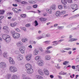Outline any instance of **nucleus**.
<instances>
[{
	"label": "nucleus",
	"mask_w": 79,
	"mask_h": 79,
	"mask_svg": "<svg viewBox=\"0 0 79 79\" xmlns=\"http://www.w3.org/2000/svg\"><path fill=\"white\" fill-rule=\"evenodd\" d=\"M25 67L27 69L26 72L29 74H32L34 72V70L32 68V65L28 63L25 65Z\"/></svg>",
	"instance_id": "1"
},
{
	"label": "nucleus",
	"mask_w": 79,
	"mask_h": 79,
	"mask_svg": "<svg viewBox=\"0 0 79 79\" xmlns=\"http://www.w3.org/2000/svg\"><path fill=\"white\" fill-rule=\"evenodd\" d=\"M12 37L14 39H17L20 37V34L17 33H15L12 34Z\"/></svg>",
	"instance_id": "2"
},
{
	"label": "nucleus",
	"mask_w": 79,
	"mask_h": 79,
	"mask_svg": "<svg viewBox=\"0 0 79 79\" xmlns=\"http://www.w3.org/2000/svg\"><path fill=\"white\" fill-rule=\"evenodd\" d=\"M36 64L39 66H44V61L42 60H40L37 61Z\"/></svg>",
	"instance_id": "3"
},
{
	"label": "nucleus",
	"mask_w": 79,
	"mask_h": 79,
	"mask_svg": "<svg viewBox=\"0 0 79 79\" xmlns=\"http://www.w3.org/2000/svg\"><path fill=\"white\" fill-rule=\"evenodd\" d=\"M6 67V64L5 62H1L0 63V67L2 69H4Z\"/></svg>",
	"instance_id": "4"
},
{
	"label": "nucleus",
	"mask_w": 79,
	"mask_h": 79,
	"mask_svg": "<svg viewBox=\"0 0 79 79\" xmlns=\"http://www.w3.org/2000/svg\"><path fill=\"white\" fill-rule=\"evenodd\" d=\"M25 47L24 46H21L19 48V51L21 53L23 54L24 53V51L25 50Z\"/></svg>",
	"instance_id": "5"
},
{
	"label": "nucleus",
	"mask_w": 79,
	"mask_h": 79,
	"mask_svg": "<svg viewBox=\"0 0 79 79\" xmlns=\"http://www.w3.org/2000/svg\"><path fill=\"white\" fill-rule=\"evenodd\" d=\"M71 6L73 10H78V9H77L78 6H77V5L76 4L71 5Z\"/></svg>",
	"instance_id": "6"
},
{
	"label": "nucleus",
	"mask_w": 79,
	"mask_h": 79,
	"mask_svg": "<svg viewBox=\"0 0 79 79\" xmlns=\"http://www.w3.org/2000/svg\"><path fill=\"white\" fill-rule=\"evenodd\" d=\"M25 58L27 61H30L32 58V54H29L26 56Z\"/></svg>",
	"instance_id": "7"
},
{
	"label": "nucleus",
	"mask_w": 79,
	"mask_h": 79,
	"mask_svg": "<svg viewBox=\"0 0 79 79\" xmlns=\"http://www.w3.org/2000/svg\"><path fill=\"white\" fill-rule=\"evenodd\" d=\"M17 25H18V23L16 22L14 23H10L9 24V26L12 27H15V26H17Z\"/></svg>",
	"instance_id": "8"
},
{
	"label": "nucleus",
	"mask_w": 79,
	"mask_h": 79,
	"mask_svg": "<svg viewBox=\"0 0 79 79\" xmlns=\"http://www.w3.org/2000/svg\"><path fill=\"white\" fill-rule=\"evenodd\" d=\"M43 70L45 75H46V76H48V74H49V72H48V70L45 69H44Z\"/></svg>",
	"instance_id": "9"
},
{
	"label": "nucleus",
	"mask_w": 79,
	"mask_h": 79,
	"mask_svg": "<svg viewBox=\"0 0 79 79\" xmlns=\"http://www.w3.org/2000/svg\"><path fill=\"white\" fill-rule=\"evenodd\" d=\"M35 79H44V77L40 75H36L35 77Z\"/></svg>",
	"instance_id": "10"
},
{
	"label": "nucleus",
	"mask_w": 79,
	"mask_h": 79,
	"mask_svg": "<svg viewBox=\"0 0 79 79\" xmlns=\"http://www.w3.org/2000/svg\"><path fill=\"white\" fill-rule=\"evenodd\" d=\"M56 6L55 4H53L50 7V9L51 10H55Z\"/></svg>",
	"instance_id": "11"
},
{
	"label": "nucleus",
	"mask_w": 79,
	"mask_h": 79,
	"mask_svg": "<svg viewBox=\"0 0 79 79\" xmlns=\"http://www.w3.org/2000/svg\"><path fill=\"white\" fill-rule=\"evenodd\" d=\"M38 72L39 74H40V75L41 76H44V72H43V71H42V69H39L38 70Z\"/></svg>",
	"instance_id": "12"
},
{
	"label": "nucleus",
	"mask_w": 79,
	"mask_h": 79,
	"mask_svg": "<svg viewBox=\"0 0 79 79\" xmlns=\"http://www.w3.org/2000/svg\"><path fill=\"white\" fill-rule=\"evenodd\" d=\"M9 62L10 64H15V61L13 60L11 58H10L9 59Z\"/></svg>",
	"instance_id": "13"
},
{
	"label": "nucleus",
	"mask_w": 79,
	"mask_h": 79,
	"mask_svg": "<svg viewBox=\"0 0 79 79\" xmlns=\"http://www.w3.org/2000/svg\"><path fill=\"white\" fill-rule=\"evenodd\" d=\"M17 60L19 61H21V60H22L23 59V56L21 55H19L17 57Z\"/></svg>",
	"instance_id": "14"
},
{
	"label": "nucleus",
	"mask_w": 79,
	"mask_h": 79,
	"mask_svg": "<svg viewBox=\"0 0 79 79\" xmlns=\"http://www.w3.org/2000/svg\"><path fill=\"white\" fill-rule=\"evenodd\" d=\"M5 42L6 43H9L11 41V38L10 36H8L7 37L5 40Z\"/></svg>",
	"instance_id": "15"
},
{
	"label": "nucleus",
	"mask_w": 79,
	"mask_h": 79,
	"mask_svg": "<svg viewBox=\"0 0 79 79\" xmlns=\"http://www.w3.org/2000/svg\"><path fill=\"white\" fill-rule=\"evenodd\" d=\"M50 59H51V57L49 55H47L45 56V59L46 60H50Z\"/></svg>",
	"instance_id": "16"
},
{
	"label": "nucleus",
	"mask_w": 79,
	"mask_h": 79,
	"mask_svg": "<svg viewBox=\"0 0 79 79\" xmlns=\"http://www.w3.org/2000/svg\"><path fill=\"white\" fill-rule=\"evenodd\" d=\"M11 78V79H18L19 78V77L16 75H13Z\"/></svg>",
	"instance_id": "17"
},
{
	"label": "nucleus",
	"mask_w": 79,
	"mask_h": 79,
	"mask_svg": "<svg viewBox=\"0 0 79 79\" xmlns=\"http://www.w3.org/2000/svg\"><path fill=\"white\" fill-rule=\"evenodd\" d=\"M61 12L60 11H58L56 12V15L57 17H60L61 16Z\"/></svg>",
	"instance_id": "18"
},
{
	"label": "nucleus",
	"mask_w": 79,
	"mask_h": 79,
	"mask_svg": "<svg viewBox=\"0 0 79 79\" xmlns=\"http://www.w3.org/2000/svg\"><path fill=\"white\" fill-rule=\"evenodd\" d=\"M6 78H7V79H11V74L8 73L5 76Z\"/></svg>",
	"instance_id": "19"
},
{
	"label": "nucleus",
	"mask_w": 79,
	"mask_h": 79,
	"mask_svg": "<svg viewBox=\"0 0 79 79\" xmlns=\"http://www.w3.org/2000/svg\"><path fill=\"white\" fill-rule=\"evenodd\" d=\"M16 45L18 47H20L23 45V43L21 41H19L16 44Z\"/></svg>",
	"instance_id": "20"
},
{
	"label": "nucleus",
	"mask_w": 79,
	"mask_h": 79,
	"mask_svg": "<svg viewBox=\"0 0 79 79\" xmlns=\"http://www.w3.org/2000/svg\"><path fill=\"white\" fill-rule=\"evenodd\" d=\"M3 29H4L5 30H6V34H8V33L9 31H8V27L7 26H4L3 27Z\"/></svg>",
	"instance_id": "21"
},
{
	"label": "nucleus",
	"mask_w": 79,
	"mask_h": 79,
	"mask_svg": "<svg viewBox=\"0 0 79 79\" xmlns=\"http://www.w3.org/2000/svg\"><path fill=\"white\" fill-rule=\"evenodd\" d=\"M77 40V38H72L69 40L68 42H74V41H76Z\"/></svg>",
	"instance_id": "22"
},
{
	"label": "nucleus",
	"mask_w": 79,
	"mask_h": 79,
	"mask_svg": "<svg viewBox=\"0 0 79 79\" xmlns=\"http://www.w3.org/2000/svg\"><path fill=\"white\" fill-rule=\"evenodd\" d=\"M17 71L18 69H17V68L15 66H13L12 73H15V72H17Z\"/></svg>",
	"instance_id": "23"
},
{
	"label": "nucleus",
	"mask_w": 79,
	"mask_h": 79,
	"mask_svg": "<svg viewBox=\"0 0 79 79\" xmlns=\"http://www.w3.org/2000/svg\"><path fill=\"white\" fill-rule=\"evenodd\" d=\"M78 16H79V14L74 15L70 17L69 18V19H73V18H77V17H78Z\"/></svg>",
	"instance_id": "24"
},
{
	"label": "nucleus",
	"mask_w": 79,
	"mask_h": 79,
	"mask_svg": "<svg viewBox=\"0 0 79 79\" xmlns=\"http://www.w3.org/2000/svg\"><path fill=\"white\" fill-rule=\"evenodd\" d=\"M9 36V35L6 34L3 35H2V38L3 39H4V40H5Z\"/></svg>",
	"instance_id": "25"
},
{
	"label": "nucleus",
	"mask_w": 79,
	"mask_h": 79,
	"mask_svg": "<svg viewBox=\"0 0 79 79\" xmlns=\"http://www.w3.org/2000/svg\"><path fill=\"white\" fill-rule=\"evenodd\" d=\"M39 53V51L37 50V49H35L33 52V55H36L38 54Z\"/></svg>",
	"instance_id": "26"
},
{
	"label": "nucleus",
	"mask_w": 79,
	"mask_h": 79,
	"mask_svg": "<svg viewBox=\"0 0 79 79\" xmlns=\"http://www.w3.org/2000/svg\"><path fill=\"white\" fill-rule=\"evenodd\" d=\"M41 59V57L39 56H37L35 57V60H36V61H38V60H40Z\"/></svg>",
	"instance_id": "27"
},
{
	"label": "nucleus",
	"mask_w": 79,
	"mask_h": 79,
	"mask_svg": "<svg viewBox=\"0 0 79 79\" xmlns=\"http://www.w3.org/2000/svg\"><path fill=\"white\" fill-rule=\"evenodd\" d=\"M61 2L62 4H63V5H64L67 4V2H66V0H61Z\"/></svg>",
	"instance_id": "28"
},
{
	"label": "nucleus",
	"mask_w": 79,
	"mask_h": 79,
	"mask_svg": "<svg viewBox=\"0 0 79 79\" xmlns=\"http://www.w3.org/2000/svg\"><path fill=\"white\" fill-rule=\"evenodd\" d=\"M13 66L11 65L9 66V69L10 72H11V73L13 72Z\"/></svg>",
	"instance_id": "29"
},
{
	"label": "nucleus",
	"mask_w": 79,
	"mask_h": 79,
	"mask_svg": "<svg viewBox=\"0 0 79 79\" xmlns=\"http://www.w3.org/2000/svg\"><path fill=\"white\" fill-rule=\"evenodd\" d=\"M60 14L61 15H65V14H66V11L65 10H60Z\"/></svg>",
	"instance_id": "30"
},
{
	"label": "nucleus",
	"mask_w": 79,
	"mask_h": 79,
	"mask_svg": "<svg viewBox=\"0 0 79 79\" xmlns=\"http://www.w3.org/2000/svg\"><path fill=\"white\" fill-rule=\"evenodd\" d=\"M22 40L23 43H25L27 41V39L25 38H23L22 39Z\"/></svg>",
	"instance_id": "31"
},
{
	"label": "nucleus",
	"mask_w": 79,
	"mask_h": 79,
	"mask_svg": "<svg viewBox=\"0 0 79 79\" xmlns=\"http://www.w3.org/2000/svg\"><path fill=\"white\" fill-rule=\"evenodd\" d=\"M69 63V62L68 61H64L63 63V64L64 65H66L67 64Z\"/></svg>",
	"instance_id": "32"
},
{
	"label": "nucleus",
	"mask_w": 79,
	"mask_h": 79,
	"mask_svg": "<svg viewBox=\"0 0 79 79\" xmlns=\"http://www.w3.org/2000/svg\"><path fill=\"white\" fill-rule=\"evenodd\" d=\"M40 19V21H45L47 20V19H46L45 18H41Z\"/></svg>",
	"instance_id": "33"
},
{
	"label": "nucleus",
	"mask_w": 79,
	"mask_h": 79,
	"mask_svg": "<svg viewBox=\"0 0 79 79\" xmlns=\"http://www.w3.org/2000/svg\"><path fill=\"white\" fill-rule=\"evenodd\" d=\"M45 53H46L47 54H48L49 53H52V52L48 50H47L45 51Z\"/></svg>",
	"instance_id": "34"
},
{
	"label": "nucleus",
	"mask_w": 79,
	"mask_h": 79,
	"mask_svg": "<svg viewBox=\"0 0 79 79\" xmlns=\"http://www.w3.org/2000/svg\"><path fill=\"white\" fill-rule=\"evenodd\" d=\"M20 29L22 30H23L24 31H26V28L25 27H20Z\"/></svg>",
	"instance_id": "35"
},
{
	"label": "nucleus",
	"mask_w": 79,
	"mask_h": 79,
	"mask_svg": "<svg viewBox=\"0 0 79 79\" xmlns=\"http://www.w3.org/2000/svg\"><path fill=\"white\" fill-rule=\"evenodd\" d=\"M50 42H51V41L48 40L45 42H44V43H45L46 44H50Z\"/></svg>",
	"instance_id": "36"
},
{
	"label": "nucleus",
	"mask_w": 79,
	"mask_h": 79,
	"mask_svg": "<svg viewBox=\"0 0 79 79\" xmlns=\"http://www.w3.org/2000/svg\"><path fill=\"white\" fill-rule=\"evenodd\" d=\"M21 4H23L24 5H27V2L25 1H23L21 2Z\"/></svg>",
	"instance_id": "37"
},
{
	"label": "nucleus",
	"mask_w": 79,
	"mask_h": 79,
	"mask_svg": "<svg viewBox=\"0 0 79 79\" xmlns=\"http://www.w3.org/2000/svg\"><path fill=\"white\" fill-rule=\"evenodd\" d=\"M5 13V10H0V14L1 15H3Z\"/></svg>",
	"instance_id": "38"
},
{
	"label": "nucleus",
	"mask_w": 79,
	"mask_h": 79,
	"mask_svg": "<svg viewBox=\"0 0 79 79\" xmlns=\"http://www.w3.org/2000/svg\"><path fill=\"white\" fill-rule=\"evenodd\" d=\"M3 55L4 57H6V56H7V52H4Z\"/></svg>",
	"instance_id": "39"
},
{
	"label": "nucleus",
	"mask_w": 79,
	"mask_h": 79,
	"mask_svg": "<svg viewBox=\"0 0 79 79\" xmlns=\"http://www.w3.org/2000/svg\"><path fill=\"white\" fill-rule=\"evenodd\" d=\"M41 37H42V39L43 38H45L47 37L46 36V34H45V33L43 34L41 36Z\"/></svg>",
	"instance_id": "40"
},
{
	"label": "nucleus",
	"mask_w": 79,
	"mask_h": 79,
	"mask_svg": "<svg viewBox=\"0 0 79 79\" xmlns=\"http://www.w3.org/2000/svg\"><path fill=\"white\" fill-rule=\"evenodd\" d=\"M36 39L37 40H40V39H41L42 38V37L41 36H38L36 37Z\"/></svg>",
	"instance_id": "41"
},
{
	"label": "nucleus",
	"mask_w": 79,
	"mask_h": 79,
	"mask_svg": "<svg viewBox=\"0 0 79 79\" xmlns=\"http://www.w3.org/2000/svg\"><path fill=\"white\" fill-rule=\"evenodd\" d=\"M34 23L35 24V26H38L39 23H38V22H37V21L36 20H35V22H34Z\"/></svg>",
	"instance_id": "42"
},
{
	"label": "nucleus",
	"mask_w": 79,
	"mask_h": 79,
	"mask_svg": "<svg viewBox=\"0 0 79 79\" xmlns=\"http://www.w3.org/2000/svg\"><path fill=\"white\" fill-rule=\"evenodd\" d=\"M64 28V26H61V27H60V26H58L57 27V29H63Z\"/></svg>",
	"instance_id": "43"
},
{
	"label": "nucleus",
	"mask_w": 79,
	"mask_h": 79,
	"mask_svg": "<svg viewBox=\"0 0 79 79\" xmlns=\"http://www.w3.org/2000/svg\"><path fill=\"white\" fill-rule=\"evenodd\" d=\"M13 11L15 13H19V11H21V10H14Z\"/></svg>",
	"instance_id": "44"
},
{
	"label": "nucleus",
	"mask_w": 79,
	"mask_h": 79,
	"mask_svg": "<svg viewBox=\"0 0 79 79\" xmlns=\"http://www.w3.org/2000/svg\"><path fill=\"white\" fill-rule=\"evenodd\" d=\"M67 1L69 3H73V1H72V0H67Z\"/></svg>",
	"instance_id": "45"
},
{
	"label": "nucleus",
	"mask_w": 79,
	"mask_h": 79,
	"mask_svg": "<svg viewBox=\"0 0 79 79\" xmlns=\"http://www.w3.org/2000/svg\"><path fill=\"white\" fill-rule=\"evenodd\" d=\"M15 30L16 31V32H21L20 30H19V28H15Z\"/></svg>",
	"instance_id": "46"
},
{
	"label": "nucleus",
	"mask_w": 79,
	"mask_h": 79,
	"mask_svg": "<svg viewBox=\"0 0 79 79\" xmlns=\"http://www.w3.org/2000/svg\"><path fill=\"white\" fill-rule=\"evenodd\" d=\"M58 8L60 10H61L63 9V6H58Z\"/></svg>",
	"instance_id": "47"
},
{
	"label": "nucleus",
	"mask_w": 79,
	"mask_h": 79,
	"mask_svg": "<svg viewBox=\"0 0 79 79\" xmlns=\"http://www.w3.org/2000/svg\"><path fill=\"white\" fill-rule=\"evenodd\" d=\"M47 11L48 13H49V14L52 13V11H51V10H47Z\"/></svg>",
	"instance_id": "48"
},
{
	"label": "nucleus",
	"mask_w": 79,
	"mask_h": 79,
	"mask_svg": "<svg viewBox=\"0 0 79 79\" xmlns=\"http://www.w3.org/2000/svg\"><path fill=\"white\" fill-rule=\"evenodd\" d=\"M53 48V46H49L46 49L47 50H49V49H50V48Z\"/></svg>",
	"instance_id": "49"
},
{
	"label": "nucleus",
	"mask_w": 79,
	"mask_h": 79,
	"mask_svg": "<svg viewBox=\"0 0 79 79\" xmlns=\"http://www.w3.org/2000/svg\"><path fill=\"white\" fill-rule=\"evenodd\" d=\"M26 14H23V15H20V16L22 18H25V17H26Z\"/></svg>",
	"instance_id": "50"
},
{
	"label": "nucleus",
	"mask_w": 79,
	"mask_h": 79,
	"mask_svg": "<svg viewBox=\"0 0 79 79\" xmlns=\"http://www.w3.org/2000/svg\"><path fill=\"white\" fill-rule=\"evenodd\" d=\"M46 37H50L51 35L50 34L48 33L47 34H46Z\"/></svg>",
	"instance_id": "51"
},
{
	"label": "nucleus",
	"mask_w": 79,
	"mask_h": 79,
	"mask_svg": "<svg viewBox=\"0 0 79 79\" xmlns=\"http://www.w3.org/2000/svg\"><path fill=\"white\" fill-rule=\"evenodd\" d=\"M57 77H58V78L59 79H63V77L61 76H59V75H57Z\"/></svg>",
	"instance_id": "52"
},
{
	"label": "nucleus",
	"mask_w": 79,
	"mask_h": 79,
	"mask_svg": "<svg viewBox=\"0 0 79 79\" xmlns=\"http://www.w3.org/2000/svg\"><path fill=\"white\" fill-rule=\"evenodd\" d=\"M34 1H29V3H30L31 4H33L34 3Z\"/></svg>",
	"instance_id": "53"
},
{
	"label": "nucleus",
	"mask_w": 79,
	"mask_h": 79,
	"mask_svg": "<svg viewBox=\"0 0 79 79\" xmlns=\"http://www.w3.org/2000/svg\"><path fill=\"white\" fill-rule=\"evenodd\" d=\"M33 8H36L37 7V5L35 4L33 5Z\"/></svg>",
	"instance_id": "54"
},
{
	"label": "nucleus",
	"mask_w": 79,
	"mask_h": 79,
	"mask_svg": "<svg viewBox=\"0 0 79 79\" xmlns=\"http://www.w3.org/2000/svg\"><path fill=\"white\" fill-rule=\"evenodd\" d=\"M64 50H71V48H65L64 49Z\"/></svg>",
	"instance_id": "55"
},
{
	"label": "nucleus",
	"mask_w": 79,
	"mask_h": 79,
	"mask_svg": "<svg viewBox=\"0 0 79 79\" xmlns=\"http://www.w3.org/2000/svg\"><path fill=\"white\" fill-rule=\"evenodd\" d=\"M71 30L72 31H73L74 30H77V28L75 27H73L71 28Z\"/></svg>",
	"instance_id": "56"
},
{
	"label": "nucleus",
	"mask_w": 79,
	"mask_h": 79,
	"mask_svg": "<svg viewBox=\"0 0 79 79\" xmlns=\"http://www.w3.org/2000/svg\"><path fill=\"white\" fill-rule=\"evenodd\" d=\"M31 26V24L29 23H28V24H26L25 25V26L26 27H29V26Z\"/></svg>",
	"instance_id": "57"
},
{
	"label": "nucleus",
	"mask_w": 79,
	"mask_h": 79,
	"mask_svg": "<svg viewBox=\"0 0 79 79\" xmlns=\"http://www.w3.org/2000/svg\"><path fill=\"white\" fill-rule=\"evenodd\" d=\"M15 54H19V51H16L15 52Z\"/></svg>",
	"instance_id": "58"
},
{
	"label": "nucleus",
	"mask_w": 79,
	"mask_h": 79,
	"mask_svg": "<svg viewBox=\"0 0 79 79\" xmlns=\"http://www.w3.org/2000/svg\"><path fill=\"white\" fill-rule=\"evenodd\" d=\"M72 68L73 69H76V67L74 65L72 66Z\"/></svg>",
	"instance_id": "59"
},
{
	"label": "nucleus",
	"mask_w": 79,
	"mask_h": 79,
	"mask_svg": "<svg viewBox=\"0 0 79 79\" xmlns=\"http://www.w3.org/2000/svg\"><path fill=\"white\" fill-rule=\"evenodd\" d=\"M50 77L51 79H53L54 77V76L52 75H51L50 76Z\"/></svg>",
	"instance_id": "60"
},
{
	"label": "nucleus",
	"mask_w": 79,
	"mask_h": 79,
	"mask_svg": "<svg viewBox=\"0 0 79 79\" xmlns=\"http://www.w3.org/2000/svg\"><path fill=\"white\" fill-rule=\"evenodd\" d=\"M58 43H55L53 44H52V45L53 46H55V45H58Z\"/></svg>",
	"instance_id": "61"
},
{
	"label": "nucleus",
	"mask_w": 79,
	"mask_h": 79,
	"mask_svg": "<svg viewBox=\"0 0 79 79\" xmlns=\"http://www.w3.org/2000/svg\"><path fill=\"white\" fill-rule=\"evenodd\" d=\"M64 39H61L58 41V42H61L62 41H64Z\"/></svg>",
	"instance_id": "62"
},
{
	"label": "nucleus",
	"mask_w": 79,
	"mask_h": 79,
	"mask_svg": "<svg viewBox=\"0 0 79 79\" xmlns=\"http://www.w3.org/2000/svg\"><path fill=\"white\" fill-rule=\"evenodd\" d=\"M4 18V16H0V20H1V19H2L3 18Z\"/></svg>",
	"instance_id": "63"
},
{
	"label": "nucleus",
	"mask_w": 79,
	"mask_h": 79,
	"mask_svg": "<svg viewBox=\"0 0 79 79\" xmlns=\"http://www.w3.org/2000/svg\"><path fill=\"white\" fill-rule=\"evenodd\" d=\"M29 48H32V45H30L28 46Z\"/></svg>",
	"instance_id": "64"
}]
</instances>
